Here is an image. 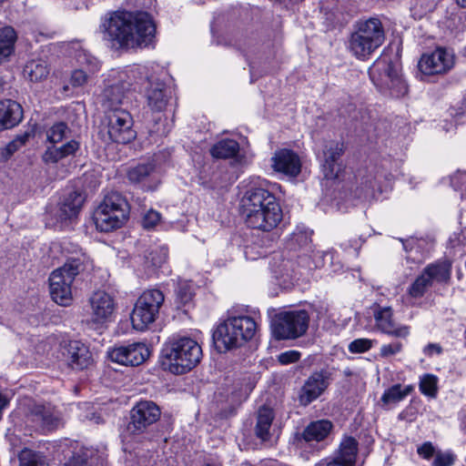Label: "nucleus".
<instances>
[{"mask_svg": "<svg viewBox=\"0 0 466 466\" xmlns=\"http://www.w3.org/2000/svg\"><path fill=\"white\" fill-rule=\"evenodd\" d=\"M100 30L112 48L136 49L153 42L156 25L147 12L116 11L102 18Z\"/></svg>", "mask_w": 466, "mask_h": 466, "instance_id": "f257e3e1", "label": "nucleus"}, {"mask_svg": "<svg viewBox=\"0 0 466 466\" xmlns=\"http://www.w3.org/2000/svg\"><path fill=\"white\" fill-rule=\"evenodd\" d=\"M241 212L248 227L267 232L275 228L282 219V210L275 196L261 187L246 192L241 199Z\"/></svg>", "mask_w": 466, "mask_h": 466, "instance_id": "f03ea898", "label": "nucleus"}, {"mask_svg": "<svg viewBox=\"0 0 466 466\" xmlns=\"http://www.w3.org/2000/svg\"><path fill=\"white\" fill-rule=\"evenodd\" d=\"M92 266L89 258L81 250L66 258L64 265L49 277L50 294L54 301L67 306L72 300V284L76 276Z\"/></svg>", "mask_w": 466, "mask_h": 466, "instance_id": "7ed1b4c3", "label": "nucleus"}, {"mask_svg": "<svg viewBox=\"0 0 466 466\" xmlns=\"http://www.w3.org/2000/svg\"><path fill=\"white\" fill-rule=\"evenodd\" d=\"M161 356L166 370L174 374H184L199 363L202 349L189 337H173L165 344Z\"/></svg>", "mask_w": 466, "mask_h": 466, "instance_id": "20e7f679", "label": "nucleus"}, {"mask_svg": "<svg viewBox=\"0 0 466 466\" xmlns=\"http://www.w3.org/2000/svg\"><path fill=\"white\" fill-rule=\"evenodd\" d=\"M257 330L258 324L252 317L230 315L218 326L213 339L225 350H231L241 347L252 339Z\"/></svg>", "mask_w": 466, "mask_h": 466, "instance_id": "39448f33", "label": "nucleus"}, {"mask_svg": "<svg viewBox=\"0 0 466 466\" xmlns=\"http://www.w3.org/2000/svg\"><path fill=\"white\" fill-rule=\"evenodd\" d=\"M128 218V205L118 192L105 196L94 212V221L98 230L109 232L120 228Z\"/></svg>", "mask_w": 466, "mask_h": 466, "instance_id": "423d86ee", "label": "nucleus"}, {"mask_svg": "<svg viewBox=\"0 0 466 466\" xmlns=\"http://www.w3.org/2000/svg\"><path fill=\"white\" fill-rule=\"evenodd\" d=\"M46 140L53 146L48 147L43 156L46 163H56L74 156L80 147V142L74 137L72 130L65 122L55 123L46 131Z\"/></svg>", "mask_w": 466, "mask_h": 466, "instance_id": "0eeeda50", "label": "nucleus"}, {"mask_svg": "<svg viewBox=\"0 0 466 466\" xmlns=\"http://www.w3.org/2000/svg\"><path fill=\"white\" fill-rule=\"evenodd\" d=\"M400 40L396 37L384 49L382 56L384 58L388 53H390L388 68L386 69V80L384 82L383 93H388L390 96L400 98L406 96L409 92L407 81L401 74V66L400 62Z\"/></svg>", "mask_w": 466, "mask_h": 466, "instance_id": "6e6552de", "label": "nucleus"}, {"mask_svg": "<svg viewBox=\"0 0 466 466\" xmlns=\"http://www.w3.org/2000/svg\"><path fill=\"white\" fill-rule=\"evenodd\" d=\"M89 318L86 325L97 331H102L114 319L116 303L114 297L105 290L93 292L88 299Z\"/></svg>", "mask_w": 466, "mask_h": 466, "instance_id": "1a4fd4ad", "label": "nucleus"}, {"mask_svg": "<svg viewBox=\"0 0 466 466\" xmlns=\"http://www.w3.org/2000/svg\"><path fill=\"white\" fill-rule=\"evenodd\" d=\"M379 19L370 17L360 21L351 35L350 49L359 58L365 59L379 46Z\"/></svg>", "mask_w": 466, "mask_h": 466, "instance_id": "9d476101", "label": "nucleus"}, {"mask_svg": "<svg viewBox=\"0 0 466 466\" xmlns=\"http://www.w3.org/2000/svg\"><path fill=\"white\" fill-rule=\"evenodd\" d=\"M309 316L306 310H293L276 315L272 332L279 339H296L308 329Z\"/></svg>", "mask_w": 466, "mask_h": 466, "instance_id": "9b49d317", "label": "nucleus"}, {"mask_svg": "<svg viewBox=\"0 0 466 466\" xmlns=\"http://www.w3.org/2000/svg\"><path fill=\"white\" fill-rule=\"evenodd\" d=\"M333 424L328 420H319L307 425L301 433L296 437V443L299 449L317 451L324 447V441L330 434Z\"/></svg>", "mask_w": 466, "mask_h": 466, "instance_id": "f8f14e48", "label": "nucleus"}, {"mask_svg": "<svg viewBox=\"0 0 466 466\" xmlns=\"http://www.w3.org/2000/svg\"><path fill=\"white\" fill-rule=\"evenodd\" d=\"M160 415V408L154 401L140 400L131 410V420L127 425V431L134 435L139 434L157 422Z\"/></svg>", "mask_w": 466, "mask_h": 466, "instance_id": "ddd939ff", "label": "nucleus"}, {"mask_svg": "<svg viewBox=\"0 0 466 466\" xmlns=\"http://www.w3.org/2000/svg\"><path fill=\"white\" fill-rule=\"evenodd\" d=\"M107 134L109 138L119 144H127L136 137L132 129V117L127 110L107 112Z\"/></svg>", "mask_w": 466, "mask_h": 466, "instance_id": "4468645a", "label": "nucleus"}, {"mask_svg": "<svg viewBox=\"0 0 466 466\" xmlns=\"http://www.w3.org/2000/svg\"><path fill=\"white\" fill-rule=\"evenodd\" d=\"M453 65V55L445 48L438 47L431 53L422 55L418 66L422 75L435 76L446 74Z\"/></svg>", "mask_w": 466, "mask_h": 466, "instance_id": "2eb2a0df", "label": "nucleus"}, {"mask_svg": "<svg viewBox=\"0 0 466 466\" xmlns=\"http://www.w3.org/2000/svg\"><path fill=\"white\" fill-rule=\"evenodd\" d=\"M150 355L149 348L142 342L115 347L108 351V358L124 366L136 367L144 363Z\"/></svg>", "mask_w": 466, "mask_h": 466, "instance_id": "dca6fc26", "label": "nucleus"}, {"mask_svg": "<svg viewBox=\"0 0 466 466\" xmlns=\"http://www.w3.org/2000/svg\"><path fill=\"white\" fill-rule=\"evenodd\" d=\"M60 349L62 360L73 370H84L93 363L88 347L79 340L64 341Z\"/></svg>", "mask_w": 466, "mask_h": 466, "instance_id": "f3484780", "label": "nucleus"}, {"mask_svg": "<svg viewBox=\"0 0 466 466\" xmlns=\"http://www.w3.org/2000/svg\"><path fill=\"white\" fill-rule=\"evenodd\" d=\"M329 374L327 370L313 372L304 382L299 392V402L307 406L317 400L328 388Z\"/></svg>", "mask_w": 466, "mask_h": 466, "instance_id": "a211bd4d", "label": "nucleus"}, {"mask_svg": "<svg viewBox=\"0 0 466 466\" xmlns=\"http://www.w3.org/2000/svg\"><path fill=\"white\" fill-rule=\"evenodd\" d=\"M147 82L146 97L147 106L153 111H163L172 98L171 89L154 76L147 77Z\"/></svg>", "mask_w": 466, "mask_h": 466, "instance_id": "6ab92c4d", "label": "nucleus"}, {"mask_svg": "<svg viewBox=\"0 0 466 466\" xmlns=\"http://www.w3.org/2000/svg\"><path fill=\"white\" fill-rule=\"evenodd\" d=\"M344 153V145L339 141H326L319 158L321 163L323 175L328 179L337 177L339 171L338 161Z\"/></svg>", "mask_w": 466, "mask_h": 466, "instance_id": "aec40b11", "label": "nucleus"}, {"mask_svg": "<svg viewBox=\"0 0 466 466\" xmlns=\"http://www.w3.org/2000/svg\"><path fill=\"white\" fill-rule=\"evenodd\" d=\"M27 416L29 420L38 423L43 430L46 431L56 429L63 421L61 412L50 403L33 404Z\"/></svg>", "mask_w": 466, "mask_h": 466, "instance_id": "412c9836", "label": "nucleus"}, {"mask_svg": "<svg viewBox=\"0 0 466 466\" xmlns=\"http://www.w3.org/2000/svg\"><path fill=\"white\" fill-rule=\"evenodd\" d=\"M271 161L272 167L275 171L282 173L288 177H295L300 173V158L292 150L283 148L277 151L272 157Z\"/></svg>", "mask_w": 466, "mask_h": 466, "instance_id": "4be33fe9", "label": "nucleus"}, {"mask_svg": "<svg viewBox=\"0 0 466 466\" xmlns=\"http://www.w3.org/2000/svg\"><path fill=\"white\" fill-rule=\"evenodd\" d=\"M84 202L85 197L80 192H69L60 203V207L57 211V220L61 223L66 224L67 221H71L76 218L79 214Z\"/></svg>", "mask_w": 466, "mask_h": 466, "instance_id": "5701e85b", "label": "nucleus"}, {"mask_svg": "<svg viewBox=\"0 0 466 466\" xmlns=\"http://www.w3.org/2000/svg\"><path fill=\"white\" fill-rule=\"evenodd\" d=\"M128 85L126 83H116L107 86L102 94V106L106 112L124 110L121 106L125 104L126 92Z\"/></svg>", "mask_w": 466, "mask_h": 466, "instance_id": "b1692460", "label": "nucleus"}, {"mask_svg": "<svg viewBox=\"0 0 466 466\" xmlns=\"http://www.w3.org/2000/svg\"><path fill=\"white\" fill-rule=\"evenodd\" d=\"M23 118V109L19 103L11 99L0 101V131L12 128Z\"/></svg>", "mask_w": 466, "mask_h": 466, "instance_id": "393cba45", "label": "nucleus"}, {"mask_svg": "<svg viewBox=\"0 0 466 466\" xmlns=\"http://www.w3.org/2000/svg\"><path fill=\"white\" fill-rule=\"evenodd\" d=\"M168 248L165 245L150 247L144 254L145 274L149 277L157 268L167 262Z\"/></svg>", "mask_w": 466, "mask_h": 466, "instance_id": "a878e982", "label": "nucleus"}, {"mask_svg": "<svg viewBox=\"0 0 466 466\" xmlns=\"http://www.w3.org/2000/svg\"><path fill=\"white\" fill-rule=\"evenodd\" d=\"M103 452L93 448H85L80 453L74 455L65 466H106Z\"/></svg>", "mask_w": 466, "mask_h": 466, "instance_id": "bb28decb", "label": "nucleus"}, {"mask_svg": "<svg viewBox=\"0 0 466 466\" xmlns=\"http://www.w3.org/2000/svg\"><path fill=\"white\" fill-rule=\"evenodd\" d=\"M158 312L150 310L136 302L131 313V322L135 329L143 331L148 328L157 318Z\"/></svg>", "mask_w": 466, "mask_h": 466, "instance_id": "cd10ccee", "label": "nucleus"}, {"mask_svg": "<svg viewBox=\"0 0 466 466\" xmlns=\"http://www.w3.org/2000/svg\"><path fill=\"white\" fill-rule=\"evenodd\" d=\"M274 420L272 409L263 406L258 411L255 433L258 438L265 441L270 438V428Z\"/></svg>", "mask_w": 466, "mask_h": 466, "instance_id": "c85d7f7f", "label": "nucleus"}, {"mask_svg": "<svg viewBox=\"0 0 466 466\" xmlns=\"http://www.w3.org/2000/svg\"><path fill=\"white\" fill-rule=\"evenodd\" d=\"M391 316L390 308H380V331L397 338L406 337L409 334L408 327L397 326Z\"/></svg>", "mask_w": 466, "mask_h": 466, "instance_id": "c756f323", "label": "nucleus"}, {"mask_svg": "<svg viewBox=\"0 0 466 466\" xmlns=\"http://www.w3.org/2000/svg\"><path fill=\"white\" fill-rule=\"evenodd\" d=\"M412 390L411 385L395 384L384 391L380 400L384 406L390 409L403 400Z\"/></svg>", "mask_w": 466, "mask_h": 466, "instance_id": "7c9ffc66", "label": "nucleus"}, {"mask_svg": "<svg viewBox=\"0 0 466 466\" xmlns=\"http://www.w3.org/2000/svg\"><path fill=\"white\" fill-rule=\"evenodd\" d=\"M358 453V441L353 437L345 436L340 441L338 451L335 456L342 461L352 466L356 463Z\"/></svg>", "mask_w": 466, "mask_h": 466, "instance_id": "2f4dec72", "label": "nucleus"}, {"mask_svg": "<svg viewBox=\"0 0 466 466\" xmlns=\"http://www.w3.org/2000/svg\"><path fill=\"white\" fill-rule=\"evenodd\" d=\"M23 73L25 77L31 82H40L47 77L49 69L46 61L42 59H33L26 63Z\"/></svg>", "mask_w": 466, "mask_h": 466, "instance_id": "473e14b6", "label": "nucleus"}, {"mask_svg": "<svg viewBox=\"0 0 466 466\" xmlns=\"http://www.w3.org/2000/svg\"><path fill=\"white\" fill-rule=\"evenodd\" d=\"M423 272L429 277L431 284L433 281L447 282L451 279V264L449 261L431 264L425 268Z\"/></svg>", "mask_w": 466, "mask_h": 466, "instance_id": "72a5a7b5", "label": "nucleus"}, {"mask_svg": "<svg viewBox=\"0 0 466 466\" xmlns=\"http://www.w3.org/2000/svg\"><path fill=\"white\" fill-rule=\"evenodd\" d=\"M16 33L11 26L0 29V63L4 62L14 52Z\"/></svg>", "mask_w": 466, "mask_h": 466, "instance_id": "f704fd0d", "label": "nucleus"}, {"mask_svg": "<svg viewBox=\"0 0 466 466\" xmlns=\"http://www.w3.org/2000/svg\"><path fill=\"white\" fill-rule=\"evenodd\" d=\"M239 150L238 143L234 139H221L210 149L212 157L216 158H230L237 156Z\"/></svg>", "mask_w": 466, "mask_h": 466, "instance_id": "c9c22d12", "label": "nucleus"}, {"mask_svg": "<svg viewBox=\"0 0 466 466\" xmlns=\"http://www.w3.org/2000/svg\"><path fill=\"white\" fill-rule=\"evenodd\" d=\"M164 301L165 296L163 292L157 289L145 290L137 300V302L143 305L147 309L158 313Z\"/></svg>", "mask_w": 466, "mask_h": 466, "instance_id": "e433bc0d", "label": "nucleus"}, {"mask_svg": "<svg viewBox=\"0 0 466 466\" xmlns=\"http://www.w3.org/2000/svg\"><path fill=\"white\" fill-rule=\"evenodd\" d=\"M152 163L138 164L127 170V177L133 184H145L154 171Z\"/></svg>", "mask_w": 466, "mask_h": 466, "instance_id": "4c0bfd02", "label": "nucleus"}, {"mask_svg": "<svg viewBox=\"0 0 466 466\" xmlns=\"http://www.w3.org/2000/svg\"><path fill=\"white\" fill-rule=\"evenodd\" d=\"M75 57L78 65L82 66L83 69L85 68L88 73H95L99 70V61L87 50L79 47L76 49Z\"/></svg>", "mask_w": 466, "mask_h": 466, "instance_id": "58836bf2", "label": "nucleus"}, {"mask_svg": "<svg viewBox=\"0 0 466 466\" xmlns=\"http://www.w3.org/2000/svg\"><path fill=\"white\" fill-rule=\"evenodd\" d=\"M20 466H47L46 457L33 450L25 449L19 454Z\"/></svg>", "mask_w": 466, "mask_h": 466, "instance_id": "ea45409f", "label": "nucleus"}, {"mask_svg": "<svg viewBox=\"0 0 466 466\" xmlns=\"http://www.w3.org/2000/svg\"><path fill=\"white\" fill-rule=\"evenodd\" d=\"M438 377L426 373L420 378L419 388L420 392L430 398H436L438 393Z\"/></svg>", "mask_w": 466, "mask_h": 466, "instance_id": "a19ab883", "label": "nucleus"}, {"mask_svg": "<svg viewBox=\"0 0 466 466\" xmlns=\"http://www.w3.org/2000/svg\"><path fill=\"white\" fill-rule=\"evenodd\" d=\"M194 296L193 285L191 282L181 281L176 289V302L177 307L188 304Z\"/></svg>", "mask_w": 466, "mask_h": 466, "instance_id": "79ce46f5", "label": "nucleus"}, {"mask_svg": "<svg viewBox=\"0 0 466 466\" xmlns=\"http://www.w3.org/2000/svg\"><path fill=\"white\" fill-rule=\"evenodd\" d=\"M431 286V283L429 277L422 271V273L410 285L408 292L412 298H420Z\"/></svg>", "mask_w": 466, "mask_h": 466, "instance_id": "37998d69", "label": "nucleus"}, {"mask_svg": "<svg viewBox=\"0 0 466 466\" xmlns=\"http://www.w3.org/2000/svg\"><path fill=\"white\" fill-rule=\"evenodd\" d=\"M455 461V455L451 451H437L432 466H452Z\"/></svg>", "mask_w": 466, "mask_h": 466, "instance_id": "c03bdc74", "label": "nucleus"}, {"mask_svg": "<svg viewBox=\"0 0 466 466\" xmlns=\"http://www.w3.org/2000/svg\"><path fill=\"white\" fill-rule=\"evenodd\" d=\"M363 242L364 238L360 236L358 238H353L344 241L341 243V248L349 254L357 257Z\"/></svg>", "mask_w": 466, "mask_h": 466, "instance_id": "a18cd8bd", "label": "nucleus"}, {"mask_svg": "<svg viewBox=\"0 0 466 466\" xmlns=\"http://www.w3.org/2000/svg\"><path fill=\"white\" fill-rule=\"evenodd\" d=\"M373 341L368 339H357L349 344V350L351 353H362L372 347Z\"/></svg>", "mask_w": 466, "mask_h": 466, "instance_id": "49530a36", "label": "nucleus"}, {"mask_svg": "<svg viewBox=\"0 0 466 466\" xmlns=\"http://www.w3.org/2000/svg\"><path fill=\"white\" fill-rule=\"evenodd\" d=\"M160 218L161 216L157 211L150 209L145 214L142 225L147 229L154 228L160 221Z\"/></svg>", "mask_w": 466, "mask_h": 466, "instance_id": "de8ad7c7", "label": "nucleus"}, {"mask_svg": "<svg viewBox=\"0 0 466 466\" xmlns=\"http://www.w3.org/2000/svg\"><path fill=\"white\" fill-rule=\"evenodd\" d=\"M88 72L85 71L83 68L76 69L73 71L70 78V83L73 86H84L88 78Z\"/></svg>", "mask_w": 466, "mask_h": 466, "instance_id": "09e8293b", "label": "nucleus"}, {"mask_svg": "<svg viewBox=\"0 0 466 466\" xmlns=\"http://www.w3.org/2000/svg\"><path fill=\"white\" fill-rule=\"evenodd\" d=\"M301 357V353L298 350H288V351H285V352H281L279 356H278V360L282 364V365H288V364H290V363H295L297 362Z\"/></svg>", "mask_w": 466, "mask_h": 466, "instance_id": "8fccbe9b", "label": "nucleus"}, {"mask_svg": "<svg viewBox=\"0 0 466 466\" xmlns=\"http://www.w3.org/2000/svg\"><path fill=\"white\" fill-rule=\"evenodd\" d=\"M402 344L395 340L389 344H384L382 347H380V356L382 357H389L391 355H394L401 350Z\"/></svg>", "mask_w": 466, "mask_h": 466, "instance_id": "3c124183", "label": "nucleus"}, {"mask_svg": "<svg viewBox=\"0 0 466 466\" xmlns=\"http://www.w3.org/2000/svg\"><path fill=\"white\" fill-rule=\"evenodd\" d=\"M454 187H458L461 190V198L466 199V172H460L451 178Z\"/></svg>", "mask_w": 466, "mask_h": 466, "instance_id": "603ef678", "label": "nucleus"}, {"mask_svg": "<svg viewBox=\"0 0 466 466\" xmlns=\"http://www.w3.org/2000/svg\"><path fill=\"white\" fill-rule=\"evenodd\" d=\"M418 454L425 460H430L435 456L437 451L431 441H426L417 449Z\"/></svg>", "mask_w": 466, "mask_h": 466, "instance_id": "864d4df0", "label": "nucleus"}, {"mask_svg": "<svg viewBox=\"0 0 466 466\" xmlns=\"http://www.w3.org/2000/svg\"><path fill=\"white\" fill-rule=\"evenodd\" d=\"M455 121L458 124H465L466 123V94L463 98V102L461 106L454 114Z\"/></svg>", "mask_w": 466, "mask_h": 466, "instance_id": "5fc2aeb1", "label": "nucleus"}, {"mask_svg": "<svg viewBox=\"0 0 466 466\" xmlns=\"http://www.w3.org/2000/svg\"><path fill=\"white\" fill-rule=\"evenodd\" d=\"M309 242V236L306 233L299 232L294 233L290 239V245L297 243L299 247L307 245Z\"/></svg>", "mask_w": 466, "mask_h": 466, "instance_id": "6e6d98bb", "label": "nucleus"}, {"mask_svg": "<svg viewBox=\"0 0 466 466\" xmlns=\"http://www.w3.org/2000/svg\"><path fill=\"white\" fill-rule=\"evenodd\" d=\"M441 347L439 344L430 343L424 348L423 352L427 356H431L433 353L441 354Z\"/></svg>", "mask_w": 466, "mask_h": 466, "instance_id": "4d7b16f0", "label": "nucleus"}, {"mask_svg": "<svg viewBox=\"0 0 466 466\" xmlns=\"http://www.w3.org/2000/svg\"><path fill=\"white\" fill-rule=\"evenodd\" d=\"M244 254L246 258L248 260H256L258 258L263 256L262 252L256 254L255 247L253 246H247L245 248Z\"/></svg>", "mask_w": 466, "mask_h": 466, "instance_id": "13d9d810", "label": "nucleus"}, {"mask_svg": "<svg viewBox=\"0 0 466 466\" xmlns=\"http://www.w3.org/2000/svg\"><path fill=\"white\" fill-rule=\"evenodd\" d=\"M81 419L83 420H89V421H93L96 424H99L100 422L103 421L101 416L96 414V413H95V412H90L89 414H86L84 418L81 416Z\"/></svg>", "mask_w": 466, "mask_h": 466, "instance_id": "bf43d9fd", "label": "nucleus"}, {"mask_svg": "<svg viewBox=\"0 0 466 466\" xmlns=\"http://www.w3.org/2000/svg\"><path fill=\"white\" fill-rule=\"evenodd\" d=\"M326 466H352L339 460L338 457H334L331 461L326 463Z\"/></svg>", "mask_w": 466, "mask_h": 466, "instance_id": "052dcab7", "label": "nucleus"}, {"mask_svg": "<svg viewBox=\"0 0 466 466\" xmlns=\"http://www.w3.org/2000/svg\"><path fill=\"white\" fill-rule=\"evenodd\" d=\"M403 248L406 251H411L414 246L418 243L417 239L410 238L402 242Z\"/></svg>", "mask_w": 466, "mask_h": 466, "instance_id": "680f3d73", "label": "nucleus"}, {"mask_svg": "<svg viewBox=\"0 0 466 466\" xmlns=\"http://www.w3.org/2000/svg\"><path fill=\"white\" fill-rule=\"evenodd\" d=\"M458 241L466 249V228L461 230V232L459 236Z\"/></svg>", "mask_w": 466, "mask_h": 466, "instance_id": "e2e57ef3", "label": "nucleus"}, {"mask_svg": "<svg viewBox=\"0 0 466 466\" xmlns=\"http://www.w3.org/2000/svg\"><path fill=\"white\" fill-rule=\"evenodd\" d=\"M375 71H376V67L373 66L370 69V79L371 81L376 85L375 83Z\"/></svg>", "mask_w": 466, "mask_h": 466, "instance_id": "0e129e2a", "label": "nucleus"}, {"mask_svg": "<svg viewBox=\"0 0 466 466\" xmlns=\"http://www.w3.org/2000/svg\"><path fill=\"white\" fill-rule=\"evenodd\" d=\"M60 248H64V247L61 244H59V243H53L51 248H50L51 251L58 250Z\"/></svg>", "mask_w": 466, "mask_h": 466, "instance_id": "69168bd1", "label": "nucleus"}, {"mask_svg": "<svg viewBox=\"0 0 466 466\" xmlns=\"http://www.w3.org/2000/svg\"><path fill=\"white\" fill-rule=\"evenodd\" d=\"M153 132L159 134V135H166L168 131H166L165 129L160 130L159 127L153 130Z\"/></svg>", "mask_w": 466, "mask_h": 466, "instance_id": "338daca9", "label": "nucleus"}, {"mask_svg": "<svg viewBox=\"0 0 466 466\" xmlns=\"http://www.w3.org/2000/svg\"><path fill=\"white\" fill-rule=\"evenodd\" d=\"M456 1L460 6L466 8V0H456Z\"/></svg>", "mask_w": 466, "mask_h": 466, "instance_id": "774afa93", "label": "nucleus"}]
</instances>
